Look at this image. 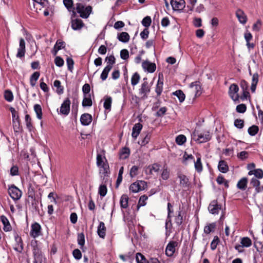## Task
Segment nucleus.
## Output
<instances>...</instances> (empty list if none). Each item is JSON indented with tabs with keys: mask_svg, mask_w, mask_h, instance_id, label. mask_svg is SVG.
<instances>
[{
	"mask_svg": "<svg viewBox=\"0 0 263 263\" xmlns=\"http://www.w3.org/2000/svg\"><path fill=\"white\" fill-rule=\"evenodd\" d=\"M216 228V224L215 223H211L209 225L206 226L204 228V232L209 234L211 232H213Z\"/></svg>",
	"mask_w": 263,
	"mask_h": 263,
	"instance_id": "nucleus-42",
	"label": "nucleus"
},
{
	"mask_svg": "<svg viewBox=\"0 0 263 263\" xmlns=\"http://www.w3.org/2000/svg\"><path fill=\"white\" fill-rule=\"evenodd\" d=\"M78 243L81 246V248L84 246L85 244V236L83 233H79L78 235Z\"/></svg>",
	"mask_w": 263,
	"mask_h": 263,
	"instance_id": "nucleus-51",
	"label": "nucleus"
},
{
	"mask_svg": "<svg viewBox=\"0 0 263 263\" xmlns=\"http://www.w3.org/2000/svg\"><path fill=\"white\" fill-rule=\"evenodd\" d=\"M25 121L27 129L30 131H32L33 128V125L32 123V120L28 114H26L25 117Z\"/></svg>",
	"mask_w": 263,
	"mask_h": 263,
	"instance_id": "nucleus-36",
	"label": "nucleus"
},
{
	"mask_svg": "<svg viewBox=\"0 0 263 263\" xmlns=\"http://www.w3.org/2000/svg\"><path fill=\"white\" fill-rule=\"evenodd\" d=\"M129 198L126 194L122 195L120 200V206L123 209H126L128 206Z\"/></svg>",
	"mask_w": 263,
	"mask_h": 263,
	"instance_id": "nucleus-29",
	"label": "nucleus"
},
{
	"mask_svg": "<svg viewBox=\"0 0 263 263\" xmlns=\"http://www.w3.org/2000/svg\"><path fill=\"white\" fill-rule=\"evenodd\" d=\"M175 222L178 226H180L182 223L183 216L181 215V211H179L178 215L175 217Z\"/></svg>",
	"mask_w": 263,
	"mask_h": 263,
	"instance_id": "nucleus-62",
	"label": "nucleus"
},
{
	"mask_svg": "<svg viewBox=\"0 0 263 263\" xmlns=\"http://www.w3.org/2000/svg\"><path fill=\"white\" fill-rule=\"evenodd\" d=\"M130 154V150L128 147H124L122 148L120 153L119 156L121 159H126L127 158Z\"/></svg>",
	"mask_w": 263,
	"mask_h": 263,
	"instance_id": "nucleus-30",
	"label": "nucleus"
},
{
	"mask_svg": "<svg viewBox=\"0 0 263 263\" xmlns=\"http://www.w3.org/2000/svg\"><path fill=\"white\" fill-rule=\"evenodd\" d=\"M219 242V239L218 237L217 236H215L214 237V239L211 243V248L212 250H214L215 249H216Z\"/></svg>",
	"mask_w": 263,
	"mask_h": 263,
	"instance_id": "nucleus-61",
	"label": "nucleus"
},
{
	"mask_svg": "<svg viewBox=\"0 0 263 263\" xmlns=\"http://www.w3.org/2000/svg\"><path fill=\"white\" fill-rule=\"evenodd\" d=\"M171 4L174 10L180 11L185 7V2L184 0H172Z\"/></svg>",
	"mask_w": 263,
	"mask_h": 263,
	"instance_id": "nucleus-10",
	"label": "nucleus"
},
{
	"mask_svg": "<svg viewBox=\"0 0 263 263\" xmlns=\"http://www.w3.org/2000/svg\"><path fill=\"white\" fill-rule=\"evenodd\" d=\"M107 192V186L105 184L100 185L99 188V194L101 197H104Z\"/></svg>",
	"mask_w": 263,
	"mask_h": 263,
	"instance_id": "nucleus-52",
	"label": "nucleus"
},
{
	"mask_svg": "<svg viewBox=\"0 0 263 263\" xmlns=\"http://www.w3.org/2000/svg\"><path fill=\"white\" fill-rule=\"evenodd\" d=\"M136 260L137 263H149L145 256L140 253H137L136 256Z\"/></svg>",
	"mask_w": 263,
	"mask_h": 263,
	"instance_id": "nucleus-38",
	"label": "nucleus"
},
{
	"mask_svg": "<svg viewBox=\"0 0 263 263\" xmlns=\"http://www.w3.org/2000/svg\"><path fill=\"white\" fill-rule=\"evenodd\" d=\"M178 243L175 241H171L167 245L165 249V254L168 257H172L173 256L176 247L178 246Z\"/></svg>",
	"mask_w": 263,
	"mask_h": 263,
	"instance_id": "nucleus-8",
	"label": "nucleus"
},
{
	"mask_svg": "<svg viewBox=\"0 0 263 263\" xmlns=\"http://www.w3.org/2000/svg\"><path fill=\"white\" fill-rule=\"evenodd\" d=\"M92 118L91 115L85 113L82 115L80 121L83 125L87 126L90 124L92 122Z\"/></svg>",
	"mask_w": 263,
	"mask_h": 263,
	"instance_id": "nucleus-17",
	"label": "nucleus"
},
{
	"mask_svg": "<svg viewBox=\"0 0 263 263\" xmlns=\"http://www.w3.org/2000/svg\"><path fill=\"white\" fill-rule=\"evenodd\" d=\"M221 208L222 205L220 204H218L217 200H213L209 204L208 210L210 213L215 215L219 213Z\"/></svg>",
	"mask_w": 263,
	"mask_h": 263,
	"instance_id": "nucleus-6",
	"label": "nucleus"
},
{
	"mask_svg": "<svg viewBox=\"0 0 263 263\" xmlns=\"http://www.w3.org/2000/svg\"><path fill=\"white\" fill-rule=\"evenodd\" d=\"M192 136L194 137L195 141L199 143L208 142L211 139V136L209 131L199 133L195 130L193 132Z\"/></svg>",
	"mask_w": 263,
	"mask_h": 263,
	"instance_id": "nucleus-3",
	"label": "nucleus"
},
{
	"mask_svg": "<svg viewBox=\"0 0 263 263\" xmlns=\"http://www.w3.org/2000/svg\"><path fill=\"white\" fill-rule=\"evenodd\" d=\"M173 95L176 96L180 102L184 101L185 95L181 90H177L173 93Z\"/></svg>",
	"mask_w": 263,
	"mask_h": 263,
	"instance_id": "nucleus-39",
	"label": "nucleus"
},
{
	"mask_svg": "<svg viewBox=\"0 0 263 263\" xmlns=\"http://www.w3.org/2000/svg\"><path fill=\"white\" fill-rule=\"evenodd\" d=\"M139 166L134 165L130 170L129 175L132 178H133L137 176L138 174Z\"/></svg>",
	"mask_w": 263,
	"mask_h": 263,
	"instance_id": "nucleus-57",
	"label": "nucleus"
},
{
	"mask_svg": "<svg viewBox=\"0 0 263 263\" xmlns=\"http://www.w3.org/2000/svg\"><path fill=\"white\" fill-rule=\"evenodd\" d=\"M66 63L67 64L68 69L72 72L73 68L74 61L72 58L68 57L66 59Z\"/></svg>",
	"mask_w": 263,
	"mask_h": 263,
	"instance_id": "nucleus-63",
	"label": "nucleus"
},
{
	"mask_svg": "<svg viewBox=\"0 0 263 263\" xmlns=\"http://www.w3.org/2000/svg\"><path fill=\"white\" fill-rule=\"evenodd\" d=\"M90 91V87L89 84L86 83L82 87V91L84 96L90 95L89 92Z\"/></svg>",
	"mask_w": 263,
	"mask_h": 263,
	"instance_id": "nucleus-64",
	"label": "nucleus"
},
{
	"mask_svg": "<svg viewBox=\"0 0 263 263\" xmlns=\"http://www.w3.org/2000/svg\"><path fill=\"white\" fill-rule=\"evenodd\" d=\"M151 86L147 82V78L143 79V82L141 85L140 88L139 89V95L142 100H144L148 97V94L150 92Z\"/></svg>",
	"mask_w": 263,
	"mask_h": 263,
	"instance_id": "nucleus-2",
	"label": "nucleus"
},
{
	"mask_svg": "<svg viewBox=\"0 0 263 263\" xmlns=\"http://www.w3.org/2000/svg\"><path fill=\"white\" fill-rule=\"evenodd\" d=\"M258 77L259 76L257 73H255L253 75L251 86V90L252 92L255 91L256 85L258 82Z\"/></svg>",
	"mask_w": 263,
	"mask_h": 263,
	"instance_id": "nucleus-31",
	"label": "nucleus"
},
{
	"mask_svg": "<svg viewBox=\"0 0 263 263\" xmlns=\"http://www.w3.org/2000/svg\"><path fill=\"white\" fill-rule=\"evenodd\" d=\"M147 187V183L145 181L140 180L131 184L129 190L133 193H138L140 191L145 190Z\"/></svg>",
	"mask_w": 263,
	"mask_h": 263,
	"instance_id": "nucleus-4",
	"label": "nucleus"
},
{
	"mask_svg": "<svg viewBox=\"0 0 263 263\" xmlns=\"http://www.w3.org/2000/svg\"><path fill=\"white\" fill-rule=\"evenodd\" d=\"M178 177L180 179V184L183 187H189L190 185L189 178L182 174H178Z\"/></svg>",
	"mask_w": 263,
	"mask_h": 263,
	"instance_id": "nucleus-18",
	"label": "nucleus"
},
{
	"mask_svg": "<svg viewBox=\"0 0 263 263\" xmlns=\"http://www.w3.org/2000/svg\"><path fill=\"white\" fill-rule=\"evenodd\" d=\"M163 86V76L162 73H159L158 74V80L156 87L155 88V91L157 93V96H160L162 90Z\"/></svg>",
	"mask_w": 263,
	"mask_h": 263,
	"instance_id": "nucleus-12",
	"label": "nucleus"
},
{
	"mask_svg": "<svg viewBox=\"0 0 263 263\" xmlns=\"http://www.w3.org/2000/svg\"><path fill=\"white\" fill-rule=\"evenodd\" d=\"M236 15L241 23L243 24L246 23L247 21V16L242 10L238 9L236 12Z\"/></svg>",
	"mask_w": 263,
	"mask_h": 263,
	"instance_id": "nucleus-24",
	"label": "nucleus"
},
{
	"mask_svg": "<svg viewBox=\"0 0 263 263\" xmlns=\"http://www.w3.org/2000/svg\"><path fill=\"white\" fill-rule=\"evenodd\" d=\"M34 110L36 114V117L39 119L42 118V109L41 106L39 104L34 105Z\"/></svg>",
	"mask_w": 263,
	"mask_h": 263,
	"instance_id": "nucleus-41",
	"label": "nucleus"
},
{
	"mask_svg": "<svg viewBox=\"0 0 263 263\" xmlns=\"http://www.w3.org/2000/svg\"><path fill=\"white\" fill-rule=\"evenodd\" d=\"M250 184L255 188L256 193H259L263 190V186H260V181L256 178H253L251 179Z\"/></svg>",
	"mask_w": 263,
	"mask_h": 263,
	"instance_id": "nucleus-23",
	"label": "nucleus"
},
{
	"mask_svg": "<svg viewBox=\"0 0 263 263\" xmlns=\"http://www.w3.org/2000/svg\"><path fill=\"white\" fill-rule=\"evenodd\" d=\"M92 105V102L91 99L90 95L84 96V98L82 101V106L83 107H90Z\"/></svg>",
	"mask_w": 263,
	"mask_h": 263,
	"instance_id": "nucleus-33",
	"label": "nucleus"
},
{
	"mask_svg": "<svg viewBox=\"0 0 263 263\" xmlns=\"http://www.w3.org/2000/svg\"><path fill=\"white\" fill-rule=\"evenodd\" d=\"M186 140V137L183 135H179L176 138V142L179 145H183Z\"/></svg>",
	"mask_w": 263,
	"mask_h": 263,
	"instance_id": "nucleus-48",
	"label": "nucleus"
},
{
	"mask_svg": "<svg viewBox=\"0 0 263 263\" xmlns=\"http://www.w3.org/2000/svg\"><path fill=\"white\" fill-rule=\"evenodd\" d=\"M111 69L108 66H106L104 68L100 76V78L102 81H105L107 79L108 73Z\"/></svg>",
	"mask_w": 263,
	"mask_h": 263,
	"instance_id": "nucleus-49",
	"label": "nucleus"
},
{
	"mask_svg": "<svg viewBox=\"0 0 263 263\" xmlns=\"http://www.w3.org/2000/svg\"><path fill=\"white\" fill-rule=\"evenodd\" d=\"M105 164L106 163L103 162L102 155L101 154L98 153L97 155V165L99 167H101Z\"/></svg>",
	"mask_w": 263,
	"mask_h": 263,
	"instance_id": "nucleus-55",
	"label": "nucleus"
},
{
	"mask_svg": "<svg viewBox=\"0 0 263 263\" xmlns=\"http://www.w3.org/2000/svg\"><path fill=\"white\" fill-rule=\"evenodd\" d=\"M248 179L247 178H242L237 183V187L241 190H245L247 188Z\"/></svg>",
	"mask_w": 263,
	"mask_h": 263,
	"instance_id": "nucleus-32",
	"label": "nucleus"
},
{
	"mask_svg": "<svg viewBox=\"0 0 263 263\" xmlns=\"http://www.w3.org/2000/svg\"><path fill=\"white\" fill-rule=\"evenodd\" d=\"M71 28L74 30H81L85 25L83 21L80 18L71 19Z\"/></svg>",
	"mask_w": 263,
	"mask_h": 263,
	"instance_id": "nucleus-14",
	"label": "nucleus"
},
{
	"mask_svg": "<svg viewBox=\"0 0 263 263\" xmlns=\"http://www.w3.org/2000/svg\"><path fill=\"white\" fill-rule=\"evenodd\" d=\"M63 4L69 11H72L74 8L72 0H63Z\"/></svg>",
	"mask_w": 263,
	"mask_h": 263,
	"instance_id": "nucleus-45",
	"label": "nucleus"
},
{
	"mask_svg": "<svg viewBox=\"0 0 263 263\" xmlns=\"http://www.w3.org/2000/svg\"><path fill=\"white\" fill-rule=\"evenodd\" d=\"M259 131V128L257 126L253 125L250 126L248 130L249 134L251 136L256 135Z\"/></svg>",
	"mask_w": 263,
	"mask_h": 263,
	"instance_id": "nucleus-46",
	"label": "nucleus"
},
{
	"mask_svg": "<svg viewBox=\"0 0 263 263\" xmlns=\"http://www.w3.org/2000/svg\"><path fill=\"white\" fill-rule=\"evenodd\" d=\"M190 87L194 88V89L195 90V96H196L200 95V94L201 93V86L200 85L199 82L195 81L194 82H192L190 84Z\"/></svg>",
	"mask_w": 263,
	"mask_h": 263,
	"instance_id": "nucleus-28",
	"label": "nucleus"
},
{
	"mask_svg": "<svg viewBox=\"0 0 263 263\" xmlns=\"http://www.w3.org/2000/svg\"><path fill=\"white\" fill-rule=\"evenodd\" d=\"M112 103V99L110 97H107L104 102L103 106L106 110H110Z\"/></svg>",
	"mask_w": 263,
	"mask_h": 263,
	"instance_id": "nucleus-44",
	"label": "nucleus"
},
{
	"mask_svg": "<svg viewBox=\"0 0 263 263\" xmlns=\"http://www.w3.org/2000/svg\"><path fill=\"white\" fill-rule=\"evenodd\" d=\"M41 227L39 223L35 222L31 225L30 235L36 238L40 235Z\"/></svg>",
	"mask_w": 263,
	"mask_h": 263,
	"instance_id": "nucleus-15",
	"label": "nucleus"
},
{
	"mask_svg": "<svg viewBox=\"0 0 263 263\" xmlns=\"http://www.w3.org/2000/svg\"><path fill=\"white\" fill-rule=\"evenodd\" d=\"M31 246L32 247L33 254L35 260H41L42 258V253L41 249L38 247L37 241L32 242Z\"/></svg>",
	"mask_w": 263,
	"mask_h": 263,
	"instance_id": "nucleus-9",
	"label": "nucleus"
},
{
	"mask_svg": "<svg viewBox=\"0 0 263 263\" xmlns=\"http://www.w3.org/2000/svg\"><path fill=\"white\" fill-rule=\"evenodd\" d=\"M160 167H161V166L160 164L156 163H154L152 165H150L148 166L147 167H146L145 168V171L146 173L149 174V175H152L153 171H154L155 172H158L160 170Z\"/></svg>",
	"mask_w": 263,
	"mask_h": 263,
	"instance_id": "nucleus-20",
	"label": "nucleus"
},
{
	"mask_svg": "<svg viewBox=\"0 0 263 263\" xmlns=\"http://www.w3.org/2000/svg\"><path fill=\"white\" fill-rule=\"evenodd\" d=\"M0 218L4 225V230L5 232H8L11 231L12 229V227L8 218L4 215H2Z\"/></svg>",
	"mask_w": 263,
	"mask_h": 263,
	"instance_id": "nucleus-22",
	"label": "nucleus"
},
{
	"mask_svg": "<svg viewBox=\"0 0 263 263\" xmlns=\"http://www.w3.org/2000/svg\"><path fill=\"white\" fill-rule=\"evenodd\" d=\"M15 240L16 242L17 246L14 248V249L17 252L21 253L23 250V240L21 237H20L17 234L15 236Z\"/></svg>",
	"mask_w": 263,
	"mask_h": 263,
	"instance_id": "nucleus-25",
	"label": "nucleus"
},
{
	"mask_svg": "<svg viewBox=\"0 0 263 263\" xmlns=\"http://www.w3.org/2000/svg\"><path fill=\"white\" fill-rule=\"evenodd\" d=\"M142 125L140 123H136L134 125L132 129V136L133 138L135 139L137 138L142 128Z\"/></svg>",
	"mask_w": 263,
	"mask_h": 263,
	"instance_id": "nucleus-21",
	"label": "nucleus"
},
{
	"mask_svg": "<svg viewBox=\"0 0 263 263\" xmlns=\"http://www.w3.org/2000/svg\"><path fill=\"white\" fill-rule=\"evenodd\" d=\"M234 126L239 129H241L244 126V121L242 119H237L234 121Z\"/></svg>",
	"mask_w": 263,
	"mask_h": 263,
	"instance_id": "nucleus-58",
	"label": "nucleus"
},
{
	"mask_svg": "<svg viewBox=\"0 0 263 263\" xmlns=\"http://www.w3.org/2000/svg\"><path fill=\"white\" fill-rule=\"evenodd\" d=\"M92 11V8L91 6L88 5L86 7L82 3V2L77 3L75 4L74 8L72 11V17L77 15V13L80 14V16L83 18H87Z\"/></svg>",
	"mask_w": 263,
	"mask_h": 263,
	"instance_id": "nucleus-1",
	"label": "nucleus"
},
{
	"mask_svg": "<svg viewBox=\"0 0 263 263\" xmlns=\"http://www.w3.org/2000/svg\"><path fill=\"white\" fill-rule=\"evenodd\" d=\"M243 247H249L252 245L251 240L248 237H243L240 242Z\"/></svg>",
	"mask_w": 263,
	"mask_h": 263,
	"instance_id": "nucleus-50",
	"label": "nucleus"
},
{
	"mask_svg": "<svg viewBox=\"0 0 263 263\" xmlns=\"http://www.w3.org/2000/svg\"><path fill=\"white\" fill-rule=\"evenodd\" d=\"M106 228L103 222L101 221L98 227L97 233L101 238H104L106 235Z\"/></svg>",
	"mask_w": 263,
	"mask_h": 263,
	"instance_id": "nucleus-19",
	"label": "nucleus"
},
{
	"mask_svg": "<svg viewBox=\"0 0 263 263\" xmlns=\"http://www.w3.org/2000/svg\"><path fill=\"white\" fill-rule=\"evenodd\" d=\"M117 38L121 42L127 43L129 40L130 36L128 33L122 32L118 34Z\"/></svg>",
	"mask_w": 263,
	"mask_h": 263,
	"instance_id": "nucleus-27",
	"label": "nucleus"
},
{
	"mask_svg": "<svg viewBox=\"0 0 263 263\" xmlns=\"http://www.w3.org/2000/svg\"><path fill=\"white\" fill-rule=\"evenodd\" d=\"M238 90L239 87L238 85L235 84H231L229 87V94L231 99L234 101H238L239 99Z\"/></svg>",
	"mask_w": 263,
	"mask_h": 263,
	"instance_id": "nucleus-7",
	"label": "nucleus"
},
{
	"mask_svg": "<svg viewBox=\"0 0 263 263\" xmlns=\"http://www.w3.org/2000/svg\"><path fill=\"white\" fill-rule=\"evenodd\" d=\"M218 168L222 173H226L229 171V166L224 160L219 161Z\"/></svg>",
	"mask_w": 263,
	"mask_h": 263,
	"instance_id": "nucleus-26",
	"label": "nucleus"
},
{
	"mask_svg": "<svg viewBox=\"0 0 263 263\" xmlns=\"http://www.w3.org/2000/svg\"><path fill=\"white\" fill-rule=\"evenodd\" d=\"M9 109L12 114V121H20L18 114L17 111L15 110V108L11 107Z\"/></svg>",
	"mask_w": 263,
	"mask_h": 263,
	"instance_id": "nucleus-56",
	"label": "nucleus"
},
{
	"mask_svg": "<svg viewBox=\"0 0 263 263\" xmlns=\"http://www.w3.org/2000/svg\"><path fill=\"white\" fill-rule=\"evenodd\" d=\"M151 18L149 16L145 17L142 21V24L145 27H148L151 24Z\"/></svg>",
	"mask_w": 263,
	"mask_h": 263,
	"instance_id": "nucleus-60",
	"label": "nucleus"
},
{
	"mask_svg": "<svg viewBox=\"0 0 263 263\" xmlns=\"http://www.w3.org/2000/svg\"><path fill=\"white\" fill-rule=\"evenodd\" d=\"M25 42L24 39L21 38L20 40L19 48L17 49V53L16 57L22 58L25 56L26 49H25Z\"/></svg>",
	"mask_w": 263,
	"mask_h": 263,
	"instance_id": "nucleus-13",
	"label": "nucleus"
},
{
	"mask_svg": "<svg viewBox=\"0 0 263 263\" xmlns=\"http://www.w3.org/2000/svg\"><path fill=\"white\" fill-rule=\"evenodd\" d=\"M142 67L150 73L154 72L156 69V64L148 61H145L142 63Z\"/></svg>",
	"mask_w": 263,
	"mask_h": 263,
	"instance_id": "nucleus-16",
	"label": "nucleus"
},
{
	"mask_svg": "<svg viewBox=\"0 0 263 263\" xmlns=\"http://www.w3.org/2000/svg\"><path fill=\"white\" fill-rule=\"evenodd\" d=\"M4 98L9 102H11L13 100V95L10 90H6L4 92Z\"/></svg>",
	"mask_w": 263,
	"mask_h": 263,
	"instance_id": "nucleus-40",
	"label": "nucleus"
},
{
	"mask_svg": "<svg viewBox=\"0 0 263 263\" xmlns=\"http://www.w3.org/2000/svg\"><path fill=\"white\" fill-rule=\"evenodd\" d=\"M70 101L66 98L62 104L60 108V112L64 115H67L70 111Z\"/></svg>",
	"mask_w": 263,
	"mask_h": 263,
	"instance_id": "nucleus-11",
	"label": "nucleus"
},
{
	"mask_svg": "<svg viewBox=\"0 0 263 263\" xmlns=\"http://www.w3.org/2000/svg\"><path fill=\"white\" fill-rule=\"evenodd\" d=\"M8 193L10 196L15 201L19 200L22 194V191L14 184L9 187Z\"/></svg>",
	"mask_w": 263,
	"mask_h": 263,
	"instance_id": "nucleus-5",
	"label": "nucleus"
},
{
	"mask_svg": "<svg viewBox=\"0 0 263 263\" xmlns=\"http://www.w3.org/2000/svg\"><path fill=\"white\" fill-rule=\"evenodd\" d=\"M194 165L195 170L198 172L200 173L201 172H202L203 167L200 157H198L197 158L196 161L195 162Z\"/></svg>",
	"mask_w": 263,
	"mask_h": 263,
	"instance_id": "nucleus-43",
	"label": "nucleus"
},
{
	"mask_svg": "<svg viewBox=\"0 0 263 263\" xmlns=\"http://www.w3.org/2000/svg\"><path fill=\"white\" fill-rule=\"evenodd\" d=\"M53 85L57 88L56 92L58 94H62L64 92V88L61 85V82L59 80H56L54 81Z\"/></svg>",
	"mask_w": 263,
	"mask_h": 263,
	"instance_id": "nucleus-34",
	"label": "nucleus"
},
{
	"mask_svg": "<svg viewBox=\"0 0 263 263\" xmlns=\"http://www.w3.org/2000/svg\"><path fill=\"white\" fill-rule=\"evenodd\" d=\"M140 76L139 74L136 72L134 73L131 79V84L133 86L136 85L139 82Z\"/></svg>",
	"mask_w": 263,
	"mask_h": 263,
	"instance_id": "nucleus-47",
	"label": "nucleus"
},
{
	"mask_svg": "<svg viewBox=\"0 0 263 263\" xmlns=\"http://www.w3.org/2000/svg\"><path fill=\"white\" fill-rule=\"evenodd\" d=\"M40 86L41 89L45 93H48L49 91V88L47 85L44 82V79L42 78L40 79Z\"/></svg>",
	"mask_w": 263,
	"mask_h": 263,
	"instance_id": "nucleus-54",
	"label": "nucleus"
},
{
	"mask_svg": "<svg viewBox=\"0 0 263 263\" xmlns=\"http://www.w3.org/2000/svg\"><path fill=\"white\" fill-rule=\"evenodd\" d=\"M105 61L107 62L106 66H108L110 69H112L113 65L116 63V59L114 55L106 57Z\"/></svg>",
	"mask_w": 263,
	"mask_h": 263,
	"instance_id": "nucleus-37",
	"label": "nucleus"
},
{
	"mask_svg": "<svg viewBox=\"0 0 263 263\" xmlns=\"http://www.w3.org/2000/svg\"><path fill=\"white\" fill-rule=\"evenodd\" d=\"M147 196L144 195L141 196L140 197V199L138 201V203L137 205L138 208L141 206H144L146 204L145 201L147 199Z\"/></svg>",
	"mask_w": 263,
	"mask_h": 263,
	"instance_id": "nucleus-59",
	"label": "nucleus"
},
{
	"mask_svg": "<svg viewBox=\"0 0 263 263\" xmlns=\"http://www.w3.org/2000/svg\"><path fill=\"white\" fill-rule=\"evenodd\" d=\"M28 196L29 198H31V199H34L35 197V191L34 187L31 185V184L29 185L27 192Z\"/></svg>",
	"mask_w": 263,
	"mask_h": 263,
	"instance_id": "nucleus-53",
	"label": "nucleus"
},
{
	"mask_svg": "<svg viewBox=\"0 0 263 263\" xmlns=\"http://www.w3.org/2000/svg\"><path fill=\"white\" fill-rule=\"evenodd\" d=\"M248 174L251 175L254 174L256 178L261 179L263 177V171L261 169H256L253 171H250Z\"/></svg>",
	"mask_w": 263,
	"mask_h": 263,
	"instance_id": "nucleus-35",
	"label": "nucleus"
}]
</instances>
